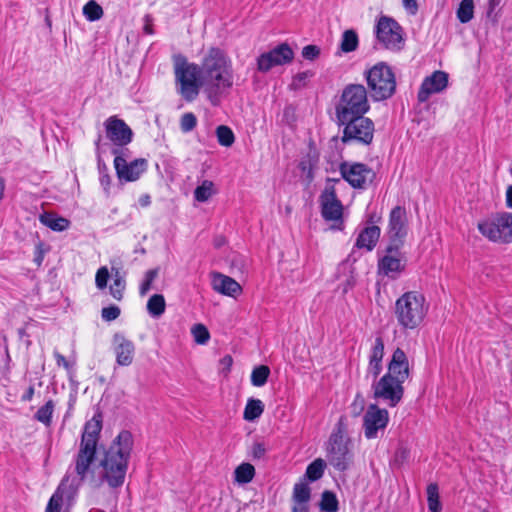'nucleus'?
Listing matches in <instances>:
<instances>
[{
    "mask_svg": "<svg viewBox=\"0 0 512 512\" xmlns=\"http://www.w3.org/2000/svg\"><path fill=\"white\" fill-rule=\"evenodd\" d=\"M103 414L98 408L94 416L85 423L81 435L78 453L75 457V472L79 477L78 486L84 479L96 457L97 445L102 430ZM69 477L65 476L48 501L45 512H61L64 502L69 503L75 493L73 484H68Z\"/></svg>",
    "mask_w": 512,
    "mask_h": 512,
    "instance_id": "obj_1",
    "label": "nucleus"
},
{
    "mask_svg": "<svg viewBox=\"0 0 512 512\" xmlns=\"http://www.w3.org/2000/svg\"><path fill=\"white\" fill-rule=\"evenodd\" d=\"M200 66L201 82L211 102L215 105L213 97L233 85V72L231 60L226 53L217 47H211L203 57Z\"/></svg>",
    "mask_w": 512,
    "mask_h": 512,
    "instance_id": "obj_2",
    "label": "nucleus"
},
{
    "mask_svg": "<svg viewBox=\"0 0 512 512\" xmlns=\"http://www.w3.org/2000/svg\"><path fill=\"white\" fill-rule=\"evenodd\" d=\"M132 448V433L122 430L105 451L104 457L100 461L101 477L111 488L123 485Z\"/></svg>",
    "mask_w": 512,
    "mask_h": 512,
    "instance_id": "obj_3",
    "label": "nucleus"
},
{
    "mask_svg": "<svg viewBox=\"0 0 512 512\" xmlns=\"http://www.w3.org/2000/svg\"><path fill=\"white\" fill-rule=\"evenodd\" d=\"M428 312L425 296L418 291H408L395 302V317L405 330H414L423 322Z\"/></svg>",
    "mask_w": 512,
    "mask_h": 512,
    "instance_id": "obj_4",
    "label": "nucleus"
},
{
    "mask_svg": "<svg viewBox=\"0 0 512 512\" xmlns=\"http://www.w3.org/2000/svg\"><path fill=\"white\" fill-rule=\"evenodd\" d=\"M370 110L367 89L362 84L347 85L335 106L336 119L364 116Z\"/></svg>",
    "mask_w": 512,
    "mask_h": 512,
    "instance_id": "obj_5",
    "label": "nucleus"
},
{
    "mask_svg": "<svg viewBox=\"0 0 512 512\" xmlns=\"http://www.w3.org/2000/svg\"><path fill=\"white\" fill-rule=\"evenodd\" d=\"M176 84L179 85L177 91L187 102L194 101L204 83L201 82L200 66L190 63L185 57L176 58L174 66Z\"/></svg>",
    "mask_w": 512,
    "mask_h": 512,
    "instance_id": "obj_6",
    "label": "nucleus"
},
{
    "mask_svg": "<svg viewBox=\"0 0 512 512\" xmlns=\"http://www.w3.org/2000/svg\"><path fill=\"white\" fill-rule=\"evenodd\" d=\"M338 127L342 128L341 142L344 145L372 144L375 133V124L372 119L364 116L336 119Z\"/></svg>",
    "mask_w": 512,
    "mask_h": 512,
    "instance_id": "obj_7",
    "label": "nucleus"
},
{
    "mask_svg": "<svg viewBox=\"0 0 512 512\" xmlns=\"http://www.w3.org/2000/svg\"><path fill=\"white\" fill-rule=\"evenodd\" d=\"M365 79L374 101H383L391 98L396 91V78L391 67L379 62L365 71Z\"/></svg>",
    "mask_w": 512,
    "mask_h": 512,
    "instance_id": "obj_8",
    "label": "nucleus"
},
{
    "mask_svg": "<svg viewBox=\"0 0 512 512\" xmlns=\"http://www.w3.org/2000/svg\"><path fill=\"white\" fill-rule=\"evenodd\" d=\"M480 234L497 244L512 243V213L499 212L480 220L477 224Z\"/></svg>",
    "mask_w": 512,
    "mask_h": 512,
    "instance_id": "obj_9",
    "label": "nucleus"
},
{
    "mask_svg": "<svg viewBox=\"0 0 512 512\" xmlns=\"http://www.w3.org/2000/svg\"><path fill=\"white\" fill-rule=\"evenodd\" d=\"M377 40L386 49L399 51L404 45L403 29L399 23L391 17L381 16L375 28Z\"/></svg>",
    "mask_w": 512,
    "mask_h": 512,
    "instance_id": "obj_10",
    "label": "nucleus"
},
{
    "mask_svg": "<svg viewBox=\"0 0 512 512\" xmlns=\"http://www.w3.org/2000/svg\"><path fill=\"white\" fill-rule=\"evenodd\" d=\"M401 380L383 375L372 385L373 397L387 402L390 407H395L403 398L404 387Z\"/></svg>",
    "mask_w": 512,
    "mask_h": 512,
    "instance_id": "obj_11",
    "label": "nucleus"
},
{
    "mask_svg": "<svg viewBox=\"0 0 512 512\" xmlns=\"http://www.w3.org/2000/svg\"><path fill=\"white\" fill-rule=\"evenodd\" d=\"M397 243L388 244L385 255L378 260V274L396 280L406 267L405 257L400 252Z\"/></svg>",
    "mask_w": 512,
    "mask_h": 512,
    "instance_id": "obj_12",
    "label": "nucleus"
},
{
    "mask_svg": "<svg viewBox=\"0 0 512 512\" xmlns=\"http://www.w3.org/2000/svg\"><path fill=\"white\" fill-rule=\"evenodd\" d=\"M339 171L344 180L353 188L365 189L376 177L375 172L363 163L343 162L339 166Z\"/></svg>",
    "mask_w": 512,
    "mask_h": 512,
    "instance_id": "obj_13",
    "label": "nucleus"
},
{
    "mask_svg": "<svg viewBox=\"0 0 512 512\" xmlns=\"http://www.w3.org/2000/svg\"><path fill=\"white\" fill-rule=\"evenodd\" d=\"M338 183L339 179H327V185L320 195L321 215L326 221H335L342 223L343 205L337 198L334 185L329 183Z\"/></svg>",
    "mask_w": 512,
    "mask_h": 512,
    "instance_id": "obj_14",
    "label": "nucleus"
},
{
    "mask_svg": "<svg viewBox=\"0 0 512 512\" xmlns=\"http://www.w3.org/2000/svg\"><path fill=\"white\" fill-rule=\"evenodd\" d=\"M120 148H114L112 153L115 155L114 167L119 180L126 182H133L140 178V176L147 169V160L144 158L135 159L128 163L126 159L120 154Z\"/></svg>",
    "mask_w": 512,
    "mask_h": 512,
    "instance_id": "obj_15",
    "label": "nucleus"
},
{
    "mask_svg": "<svg viewBox=\"0 0 512 512\" xmlns=\"http://www.w3.org/2000/svg\"><path fill=\"white\" fill-rule=\"evenodd\" d=\"M329 463L338 471H345L351 463L352 455L340 433H333L327 445Z\"/></svg>",
    "mask_w": 512,
    "mask_h": 512,
    "instance_id": "obj_16",
    "label": "nucleus"
},
{
    "mask_svg": "<svg viewBox=\"0 0 512 512\" xmlns=\"http://www.w3.org/2000/svg\"><path fill=\"white\" fill-rule=\"evenodd\" d=\"M106 138L111 141L116 148L128 145L133 138L132 129L124 120L117 116H110L104 122Z\"/></svg>",
    "mask_w": 512,
    "mask_h": 512,
    "instance_id": "obj_17",
    "label": "nucleus"
},
{
    "mask_svg": "<svg viewBox=\"0 0 512 512\" xmlns=\"http://www.w3.org/2000/svg\"><path fill=\"white\" fill-rule=\"evenodd\" d=\"M389 421L386 409L379 408L376 404H370L363 417L364 434L367 439L377 437L379 430H384Z\"/></svg>",
    "mask_w": 512,
    "mask_h": 512,
    "instance_id": "obj_18",
    "label": "nucleus"
},
{
    "mask_svg": "<svg viewBox=\"0 0 512 512\" xmlns=\"http://www.w3.org/2000/svg\"><path fill=\"white\" fill-rule=\"evenodd\" d=\"M112 348L115 362L118 366L127 367L133 363L135 356V344L123 333L116 332L112 337Z\"/></svg>",
    "mask_w": 512,
    "mask_h": 512,
    "instance_id": "obj_19",
    "label": "nucleus"
},
{
    "mask_svg": "<svg viewBox=\"0 0 512 512\" xmlns=\"http://www.w3.org/2000/svg\"><path fill=\"white\" fill-rule=\"evenodd\" d=\"M448 85V74L444 71H435L426 77L418 91V101L426 102L432 94L442 92Z\"/></svg>",
    "mask_w": 512,
    "mask_h": 512,
    "instance_id": "obj_20",
    "label": "nucleus"
},
{
    "mask_svg": "<svg viewBox=\"0 0 512 512\" xmlns=\"http://www.w3.org/2000/svg\"><path fill=\"white\" fill-rule=\"evenodd\" d=\"M389 244L397 243L402 246L403 238L407 234L406 230V211L401 206L394 207L389 216Z\"/></svg>",
    "mask_w": 512,
    "mask_h": 512,
    "instance_id": "obj_21",
    "label": "nucleus"
},
{
    "mask_svg": "<svg viewBox=\"0 0 512 512\" xmlns=\"http://www.w3.org/2000/svg\"><path fill=\"white\" fill-rule=\"evenodd\" d=\"M387 376L405 382L410 376L409 362L406 353L401 348H396L388 363Z\"/></svg>",
    "mask_w": 512,
    "mask_h": 512,
    "instance_id": "obj_22",
    "label": "nucleus"
},
{
    "mask_svg": "<svg viewBox=\"0 0 512 512\" xmlns=\"http://www.w3.org/2000/svg\"><path fill=\"white\" fill-rule=\"evenodd\" d=\"M212 287L218 293L226 296L236 298L242 293L241 285L233 278L221 274L219 272H213L212 274Z\"/></svg>",
    "mask_w": 512,
    "mask_h": 512,
    "instance_id": "obj_23",
    "label": "nucleus"
},
{
    "mask_svg": "<svg viewBox=\"0 0 512 512\" xmlns=\"http://www.w3.org/2000/svg\"><path fill=\"white\" fill-rule=\"evenodd\" d=\"M384 357V340L381 335L375 338L369 355V364L367 368V376L371 375L373 380H377L382 371V360Z\"/></svg>",
    "mask_w": 512,
    "mask_h": 512,
    "instance_id": "obj_24",
    "label": "nucleus"
},
{
    "mask_svg": "<svg viewBox=\"0 0 512 512\" xmlns=\"http://www.w3.org/2000/svg\"><path fill=\"white\" fill-rule=\"evenodd\" d=\"M311 499V488L306 482H299L294 485L292 494V512H310L309 502Z\"/></svg>",
    "mask_w": 512,
    "mask_h": 512,
    "instance_id": "obj_25",
    "label": "nucleus"
},
{
    "mask_svg": "<svg viewBox=\"0 0 512 512\" xmlns=\"http://www.w3.org/2000/svg\"><path fill=\"white\" fill-rule=\"evenodd\" d=\"M380 228L372 225L364 228L356 239L355 246L357 248H365L367 251H372L380 237Z\"/></svg>",
    "mask_w": 512,
    "mask_h": 512,
    "instance_id": "obj_26",
    "label": "nucleus"
},
{
    "mask_svg": "<svg viewBox=\"0 0 512 512\" xmlns=\"http://www.w3.org/2000/svg\"><path fill=\"white\" fill-rule=\"evenodd\" d=\"M42 224L47 226L53 231H64L68 229L70 225V221L64 217H59L56 214L53 213H45L40 218Z\"/></svg>",
    "mask_w": 512,
    "mask_h": 512,
    "instance_id": "obj_27",
    "label": "nucleus"
},
{
    "mask_svg": "<svg viewBox=\"0 0 512 512\" xmlns=\"http://www.w3.org/2000/svg\"><path fill=\"white\" fill-rule=\"evenodd\" d=\"M111 272L113 276V283L110 286V294L114 299L121 301L126 287L125 279L121 275L119 268L112 267Z\"/></svg>",
    "mask_w": 512,
    "mask_h": 512,
    "instance_id": "obj_28",
    "label": "nucleus"
},
{
    "mask_svg": "<svg viewBox=\"0 0 512 512\" xmlns=\"http://www.w3.org/2000/svg\"><path fill=\"white\" fill-rule=\"evenodd\" d=\"M264 408V403L261 400L249 398L244 409L243 418L246 421H254L262 415Z\"/></svg>",
    "mask_w": 512,
    "mask_h": 512,
    "instance_id": "obj_29",
    "label": "nucleus"
},
{
    "mask_svg": "<svg viewBox=\"0 0 512 512\" xmlns=\"http://www.w3.org/2000/svg\"><path fill=\"white\" fill-rule=\"evenodd\" d=\"M166 302L161 294L152 295L147 302V311L153 318H159L165 312Z\"/></svg>",
    "mask_w": 512,
    "mask_h": 512,
    "instance_id": "obj_30",
    "label": "nucleus"
},
{
    "mask_svg": "<svg viewBox=\"0 0 512 512\" xmlns=\"http://www.w3.org/2000/svg\"><path fill=\"white\" fill-rule=\"evenodd\" d=\"M273 59L279 61V65L290 63L294 58V52L287 43H282L269 51Z\"/></svg>",
    "mask_w": 512,
    "mask_h": 512,
    "instance_id": "obj_31",
    "label": "nucleus"
},
{
    "mask_svg": "<svg viewBox=\"0 0 512 512\" xmlns=\"http://www.w3.org/2000/svg\"><path fill=\"white\" fill-rule=\"evenodd\" d=\"M325 468V461L317 458L307 466L305 476L311 482L317 481L323 476Z\"/></svg>",
    "mask_w": 512,
    "mask_h": 512,
    "instance_id": "obj_32",
    "label": "nucleus"
},
{
    "mask_svg": "<svg viewBox=\"0 0 512 512\" xmlns=\"http://www.w3.org/2000/svg\"><path fill=\"white\" fill-rule=\"evenodd\" d=\"M320 509L324 512H337L339 502L334 492L325 490L321 495Z\"/></svg>",
    "mask_w": 512,
    "mask_h": 512,
    "instance_id": "obj_33",
    "label": "nucleus"
},
{
    "mask_svg": "<svg viewBox=\"0 0 512 512\" xmlns=\"http://www.w3.org/2000/svg\"><path fill=\"white\" fill-rule=\"evenodd\" d=\"M255 476V468L250 463H242L235 469V480L238 483H249Z\"/></svg>",
    "mask_w": 512,
    "mask_h": 512,
    "instance_id": "obj_34",
    "label": "nucleus"
},
{
    "mask_svg": "<svg viewBox=\"0 0 512 512\" xmlns=\"http://www.w3.org/2000/svg\"><path fill=\"white\" fill-rule=\"evenodd\" d=\"M54 401L48 400L43 406H41L34 414V418L43 423L45 426H50L52 422V415L54 412Z\"/></svg>",
    "mask_w": 512,
    "mask_h": 512,
    "instance_id": "obj_35",
    "label": "nucleus"
},
{
    "mask_svg": "<svg viewBox=\"0 0 512 512\" xmlns=\"http://www.w3.org/2000/svg\"><path fill=\"white\" fill-rule=\"evenodd\" d=\"M457 18L461 23H468L474 17V1L462 0L456 12Z\"/></svg>",
    "mask_w": 512,
    "mask_h": 512,
    "instance_id": "obj_36",
    "label": "nucleus"
},
{
    "mask_svg": "<svg viewBox=\"0 0 512 512\" xmlns=\"http://www.w3.org/2000/svg\"><path fill=\"white\" fill-rule=\"evenodd\" d=\"M358 43L359 40L357 33L352 29L346 30L342 34L340 48L343 52L349 53L357 49Z\"/></svg>",
    "mask_w": 512,
    "mask_h": 512,
    "instance_id": "obj_37",
    "label": "nucleus"
},
{
    "mask_svg": "<svg viewBox=\"0 0 512 512\" xmlns=\"http://www.w3.org/2000/svg\"><path fill=\"white\" fill-rule=\"evenodd\" d=\"M214 193V183L210 180H204L194 190V198L198 202H206Z\"/></svg>",
    "mask_w": 512,
    "mask_h": 512,
    "instance_id": "obj_38",
    "label": "nucleus"
},
{
    "mask_svg": "<svg viewBox=\"0 0 512 512\" xmlns=\"http://www.w3.org/2000/svg\"><path fill=\"white\" fill-rule=\"evenodd\" d=\"M427 501L428 508L431 512H440L442 509L439 500V489L436 483H431L427 486Z\"/></svg>",
    "mask_w": 512,
    "mask_h": 512,
    "instance_id": "obj_39",
    "label": "nucleus"
},
{
    "mask_svg": "<svg viewBox=\"0 0 512 512\" xmlns=\"http://www.w3.org/2000/svg\"><path fill=\"white\" fill-rule=\"evenodd\" d=\"M270 375V368L266 365L255 367L251 373V383L253 386L262 387L266 384Z\"/></svg>",
    "mask_w": 512,
    "mask_h": 512,
    "instance_id": "obj_40",
    "label": "nucleus"
},
{
    "mask_svg": "<svg viewBox=\"0 0 512 512\" xmlns=\"http://www.w3.org/2000/svg\"><path fill=\"white\" fill-rule=\"evenodd\" d=\"M216 137L218 143L224 147H230L235 142V136L232 129L226 125H220L216 128Z\"/></svg>",
    "mask_w": 512,
    "mask_h": 512,
    "instance_id": "obj_41",
    "label": "nucleus"
},
{
    "mask_svg": "<svg viewBox=\"0 0 512 512\" xmlns=\"http://www.w3.org/2000/svg\"><path fill=\"white\" fill-rule=\"evenodd\" d=\"M83 14L87 20L97 21L103 16V9L95 0H90L83 7Z\"/></svg>",
    "mask_w": 512,
    "mask_h": 512,
    "instance_id": "obj_42",
    "label": "nucleus"
},
{
    "mask_svg": "<svg viewBox=\"0 0 512 512\" xmlns=\"http://www.w3.org/2000/svg\"><path fill=\"white\" fill-rule=\"evenodd\" d=\"M258 70L261 72H267L272 67L279 65V61L273 59L269 52L261 54L257 59Z\"/></svg>",
    "mask_w": 512,
    "mask_h": 512,
    "instance_id": "obj_43",
    "label": "nucleus"
},
{
    "mask_svg": "<svg viewBox=\"0 0 512 512\" xmlns=\"http://www.w3.org/2000/svg\"><path fill=\"white\" fill-rule=\"evenodd\" d=\"M191 332L195 342L198 344H205L210 338L209 331L203 324H195Z\"/></svg>",
    "mask_w": 512,
    "mask_h": 512,
    "instance_id": "obj_44",
    "label": "nucleus"
},
{
    "mask_svg": "<svg viewBox=\"0 0 512 512\" xmlns=\"http://www.w3.org/2000/svg\"><path fill=\"white\" fill-rule=\"evenodd\" d=\"M314 73L312 71H304L296 74L293 77V80L290 84V88L293 90H299L306 86L307 81L313 77Z\"/></svg>",
    "mask_w": 512,
    "mask_h": 512,
    "instance_id": "obj_45",
    "label": "nucleus"
},
{
    "mask_svg": "<svg viewBox=\"0 0 512 512\" xmlns=\"http://www.w3.org/2000/svg\"><path fill=\"white\" fill-rule=\"evenodd\" d=\"M197 125V118L192 112L184 113L180 119V129L183 133L192 131Z\"/></svg>",
    "mask_w": 512,
    "mask_h": 512,
    "instance_id": "obj_46",
    "label": "nucleus"
},
{
    "mask_svg": "<svg viewBox=\"0 0 512 512\" xmlns=\"http://www.w3.org/2000/svg\"><path fill=\"white\" fill-rule=\"evenodd\" d=\"M159 273L158 268L150 269L145 273L143 282L140 285V294L145 295L151 289L153 281L157 278Z\"/></svg>",
    "mask_w": 512,
    "mask_h": 512,
    "instance_id": "obj_47",
    "label": "nucleus"
},
{
    "mask_svg": "<svg viewBox=\"0 0 512 512\" xmlns=\"http://www.w3.org/2000/svg\"><path fill=\"white\" fill-rule=\"evenodd\" d=\"M121 310L116 305H110L108 307H104L101 310V317L103 320L110 322L116 320L120 316Z\"/></svg>",
    "mask_w": 512,
    "mask_h": 512,
    "instance_id": "obj_48",
    "label": "nucleus"
},
{
    "mask_svg": "<svg viewBox=\"0 0 512 512\" xmlns=\"http://www.w3.org/2000/svg\"><path fill=\"white\" fill-rule=\"evenodd\" d=\"M108 279H109V271H108L107 267H105V266L100 267L97 270L96 276H95L96 287L100 290L106 288Z\"/></svg>",
    "mask_w": 512,
    "mask_h": 512,
    "instance_id": "obj_49",
    "label": "nucleus"
},
{
    "mask_svg": "<svg viewBox=\"0 0 512 512\" xmlns=\"http://www.w3.org/2000/svg\"><path fill=\"white\" fill-rule=\"evenodd\" d=\"M320 55V48L317 45H307L302 49V56L304 59L314 61Z\"/></svg>",
    "mask_w": 512,
    "mask_h": 512,
    "instance_id": "obj_50",
    "label": "nucleus"
},
{
    "mask_svg": "<svg viewBox=\"0 0 512 512\" xmlns=\"http://www.w3.org/2000/svg\"><path fill=\"white\" fill-rule=\"evenodd\" d=\"M252 457L254 459H261L266 453V448L263 443H254L251 449Z\"/></svg>",
    "mask_w": 512,
    "mask_h": 512,
    "instance_id": "obj_51",
    "label": "nucleus"
},
{
    "mask_svg": "<svg viewBox=\"0 0 512 512\" xmlns=\"http://www.w3.org/2000/svg\"><path fill=\"white\" fill-rule=\"evenodd\" d=\"M364 398L360 395L355 397L354 402L352 403V413L355 417L359 416L364 408Z\"/></svg>",
    "mask_w": 512,
    "mask_h": 512,
    "instance_id": "obj_52",
    "label": "nucleus"
},
{
    "mask_svg": "<svg viewBox=\"0 0 512 512\" xmlns=\"http://www.w3.org/2000/svg\"><path fill=\"white\" fill-rule=\"evenodd\" d=\"M219 363L221 366V371L225 374H228L233 363V358L230 355H225L223 358L220 359Z\"/></svg>",
    "mask_w": 512,
    "mask_h": 512,
    "instance_id": "obj_53",
    "label": "nucleus"
},
{
    "mask_svg": "<svg viewBox=\"0 0 512 512\" xmlns=\"http://www.w3.org/2000/svg\"><path fill=\"white\" fill-rule=\"evenodd\" d=\"M101 140H102V136L101 135H98L96 141H95V146H96V151L98 153V156L100 157V143H101ZM98 167H99V171L101 174H104L107 173V167L104 163L101 162V159L99 158L98 159Z\"/></svg>",
    "mask_w": 512,
    "mask_h": 512,
    "instance_id": "obj_54",
    "label": "nucleus"
},
{
    "mask_svg": "<svg viewBox=\"0 0 512 512\" xmlns=\"http://www.w3.org/2000/svg\"><path fill=\"white\" fill-rule=\"evenodd\" d=\"M418 0H403V6L410 14L415 15L418 11Z\"/></svg>",
    "mask_w": 512,
    "mask_h": 512,
    "instance_id": "obj_55",
    "label": "nucleus"
},
{
    "mask_svg": "<svg viewBox=\"0 0 512 512\" xmlns=\"http://www.w3.org/2000/svg\"><path fill=\"white\" fill-rule=\"evenodd\" d=\"M152 21L153 19L150 15L147 14L144 16L143 30L145 34L152 35L154 33Z\"/></svg>",
    "mask_w": 512,
    "mask_h": 512,
    "instance_id": "obj_56",
    "label": "nucleus"
},
{
    "mask_svg": "<svg viewBox=\"0 0 512 512\" xmlns=\"http://www.w3.org/2000/svg\"><path fill=\"white\" fill-rule=\"evenodd\" d=\"M35 393L34 385L31 384L25 391V393L21 396V401L29 402L33 399Z\"/></svg>",
    "mask_w": 512,
    "mask_h": 512,
    "instance_id": "obj_57",
    "label": "nucleus"
},
{
    "mask_svg": "<svg viewBox=\"0 0 512 512\" xmlns=\"http://www.w3.org/2000/svg\"><path fill=\"white\" fill-rule=\"evenodd\" d=\"M54 356L58 366L62 365L67 370L70 368L69 362L62 354H60L59 352H54Z\"/></svg>",
    "mask_w": 512,
    "mask_h": 512,
    "instance_id": "obj_58",
    "label": "nucleus"
},
{
    "mask_svg": "<svg viewBox=\"0 0 512 512\" xmlns=\"http://www.w3.org/2000/svg\"><path fill=\"white\" fill-rule=\"evenodd\" d=\"M41 243L37 245L36 247V251H35V258H34V262L40 266L42 264V261L44 259V254H43V250L41 248Z\"/></svg>",
    "mask_w": 512,
    "mask_h": 512,
    "instance_id": "obj_59",
    "label": "nucleus"
},
{
    "mask_svg": "<svg viewBox=\"0 0 512 512\" xmlns=\"http://www.w3.org/2000/svg\"><path fill=\"white\" fill-rule=\"evenodd\" d=\"M502 0H489L488 1V9L487 16L490 17L494 10L500 5Z\"/></svg>",
    "mask_w": 512,
    "mask_h": 512,
    "instance_id": "obj_60",
    "label": "nucleus"
},
{
    "mask_svg": "<svg viewBox=\"0 0 512 512\" xmlns=\"http://www.w3.org/2000/svg\"><path fill=\"white\" fill-rule=\"evenodd\" d=\"M100 183L105 189H107V187H109V185L111 183V179H110V176L108 175V173L101 174Z\"/></svg>",
    "mask_w": 512,
    "mask_h": 512,
    "instance_id": "obj_61",
    "label": "nucleus"
},
{
    "mask_svg": "<svg viewBox=\"0 0 512 512\" xmlns=\"http://www.w3.org/2000/svg\"><path fill=\"white\" fill-rule=\"evenodd\" d=\"M506 206L512 208V185L508 186L506 190Z\"/></svg>",
    "mask_w": 512,
    "mask_h": 512,
    "instance_id": "obj_62",
    "label": "nucleus"
},
{
    "mask_svg": "<svg viewBox=\"0 0 512 512\" xmlns=\"http://www.w3.org/2000/svg\"><path fill=\"white\" fill-rule=\"evenodd\" d=\"M139 203L142 207H147L150 205L151 203V198L148 194H145V195H142L140 198H139Z\"/></svg>",
    "mask_w": 512,
    "mask_h": 512,
    "instance_id": "obj_63",
    "label": "nucleus"
},
{
    "mask_svg": "<svg viewBox=\"0 0 512 512\" xmlns=\"http://www.w3.org/2000/svg\"><path fill=\"white\" fill-rule=\"evenodd\" d=\"M5 186V179L4 177L0 176V200H2L4 197Z\"/></svg>",
    "mask_w": 512,
    "mask_h": 512,
    "instance_id": "obj_64",
    "label": "nucleus"
}]
</instances>
